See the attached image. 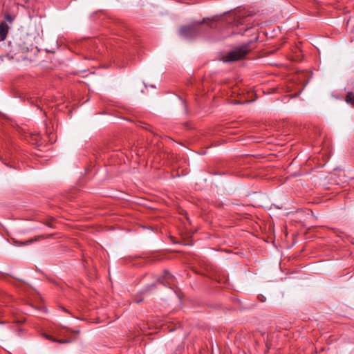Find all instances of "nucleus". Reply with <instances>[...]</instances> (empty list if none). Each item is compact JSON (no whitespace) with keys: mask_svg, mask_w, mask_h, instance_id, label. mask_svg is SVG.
Segmentation results:
<instances>
[{"mask_svg":"<svg viewBox=\"0 0 354 354\" xmlns=\"http://www.w3.org/2000/svg\"><path fill=\"white\" fill-rule=\"evenodd\" d=\"M40 236L35 237V239H30L27 240L26 242L24 243V245H28L33 243V241H37L39 239Z\"/></svg>","mask_w":354,"mask_h":354,"instance_id":"7","label":"nucleus"},{"mask_svg":"<svg viewBox=\"0 0 354 354\" xmlns=\"http://www.w3.org/2000/svg\"><path fill=\"white\" fill-rule=\"evenodd\" d=\"M204 21L194 22L188 26H182L179 32L184 37L192 38L197 36L201 32V26Z\"/></svg>","mask_w":354,"mask_h":354,"instance_id":"2","label":"nucleus"},{"mask_svg":"<svg viewBox=\"0 0 354 354\" xmlns=\"http://www.w3.org/2000/svg\"><path fill=\"white\" fill-rule=\"evenodd\" d=\"M6 20H7V21H12V17H11V16H10V15H7L6 16Z\"/></svg>","mask_w":354,"mask_h":354,"instance_id":"9","label":"nucleus"},{"mask_svg":"<svg viewBox=\"0 0 354 354\" xmlns=\"http://www.w3.org/2000/svg\"><path fill=\"white\" fill-rule=\"evenodd\" d=\"M165 277L166 279H171L173 277L170 274V273H169L168 272H165Z\"/></svg>","mask_w":354,"mask_h":354,"instance_id":"8","label":"nucleus"},{"mask_svg":"<svg viewBox=\"0 0 354 354\" xmlns=\"http://www.w3.org/2000/svg\"><path fill=\"white\" fill-rule=\"evenodd\" d=\"M59 343H66L68 342V341H63V340H60V341H58Z\"/></svg>","mask_w":354,"mask_h":354,"instance_id":"11","label":"nucleus"},{"mask_svg":"<svg viewBox=\"0 0 354 354\" xmlns=\"http://www.w3.org/2000/svg\"><path fill=\"white\" fill-rule=\"evenodd\" d=\"M8 27L6 22L0 24V41H3L8 35Z\"/></svg>","mask_w":354,"mask_h":354,"instance_id":"4","label":"nucleus"},{"mask_svg":"<svg viewBox=\"0 0 354 354\" xmlns=\"http://www.w3.org/2000/svg\"><path fill=\"white\" fill-rule=\"evenodd\" d=\"M206 25L210 28H216V21L214 20H209Z\"/></svg>","mask_w":354,"mask_h":354,"instance_id":"6","label":"nucleus"},{"mask_svg":"<svg viewBox=\"0 0 354 354\" xmlns=\"http://www.w3.org/2000/svg\"><path fill=\"white\" fill-rule=\"evenodd\" d=\"M346 102L354 108V91L347 93L346 95Z\"/></svg>","mask_w":354,"mask_h":354,"instance_id":"5","label":"nucleus"},{"mask_svg":"<svg viewBox=\"0 0 354 354\" xmlns=\"http://www.w3.org/2000/svg\"><path fill=\"white\" fill-rule=\"evenodd\" d=\"M46 338L48 339H50L52 341H54V342L55 341L53 338H52V337H49L48 335H46Z\"/></svg>","mask_w":354,"mask_h":354,"instance_id":"10","label":"nucleus"},{"mask_svg":"<svg viewBox=\"0 0 354 354\" xmlns=\"http://www.w3.org/2000/svg\"><path fill=\"white\" fill-rule=\"evenodd\" d=\"M232 17L231 24L233 26H239L245 25L246 28L244 29V32L250 29L252 25L250 24V15H246L245 12H234V14L230 16Z\"/></svg>","mask_w":354,"mask_h":354,"instance_id":"3","label":"nucleus"},{"mask_svg":"<svg viewBox=\"0 0 354 354\" xmlns=\"http://www.w3.org/2000/svg\"><path fill=\"white\" fill-rule=\"evenodd\" d=\"M252 43V41H250L249 43L238 46L234 50L230 51L225 56H223V62H230L243 59L245 55L251 51L252 48L250 45Z\"/></svg>","mask_w":354,"mask_h":354,"instance_id":"1","label":"nucleus"}]
</instances>
